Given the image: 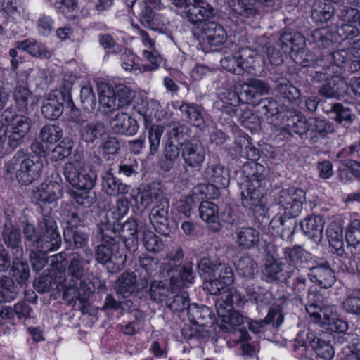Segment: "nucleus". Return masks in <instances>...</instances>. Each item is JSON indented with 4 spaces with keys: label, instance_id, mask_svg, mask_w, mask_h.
Here are the masks:
<instances>
[{
    "label": "nucleus",
    "instance_id": "nucleus-1",
    "mask_svg": "<svg viewBox=\"0 0 360 360\" xmlns=\"http://www.w3.org/2000/svg\"><path fill=\"white\" fill-rule=\"evenodd\" d=\"M93 259L94 253L90 248L73 251L68 256L66 271L58 276L63 300L72 307H75L79 301L78 307L83 314L86 313L85 304L93 292L91 283L86 279Z\"/></svg>",
    "mask_w": 360,
    "mask_h": 360
},
{
    "label": "nucleus",
    "instance_id": "nucleus-2",
    "mask_svg": "<svg viewBox=\"0 0 360 360\" xmlns=\"http://www.w3.org/2000/svg\"><path fill=\"white\" fill-rule=\"evenodd\" d=\"M244 181L240 184L243 205L254 212L263 210L262 198L266 182V169L254 161H247L241 167Z\"/></svg>",
    "mask_w": 360,
    "mask_h": 360
},
{
    "label": "nucleus",
    "instance_id": "nucleus-3",
    "mask_svg": "<svg viewBox=\"0 0 360 360\" xmlns=\"http://www.w3.org/2000/svg\"><path fill=\"white\" fill-rule=\"evenodd\" d=\"M278 256L279 259L285 260L288 264L287 270H283L282 262L273 260L266 262L262 274L268 281H281L287 283L288 279L295 275L297 266H302L311 259V255L299 245L282 248Z\"/></svg>",
    "mask_w": 360,
    "mask_h": 360
},
{
    "label": "nucleus",
    "instance_id": "nucleus-4",
    "mask_svg": "<svg viewBox=\"0 0 360 360\" xmlns=\"http://www.w3.org/2000/svg\"><path fill=\"white\" fill-rule=\"evenodd\" d=\"M44 169L42 161L37 157L27 155L21 149L5 165L6 172L15 174L18 181L23 185H29L37 181L41 176Z\"/></svg>",
    "mask_w": 360,
    "mask_h": 360
},
{
    "label": "nucleus",
    "instance_id": "nucleus-5",
    "mask_svg": "<svg viewBox=\"0 0 360 360\" xmlns=\"http://www.w3.org/2000/svg\"><path fill=\"white\" fill-rule=\"evenodd\" d=\"M184 257L181 248H178L169 256L168 262L162 264V269L169 276L170 285L177 288L182 287L186 283H193L195 273L193 262L186 259L183 262Z\"/></svg>",
    "mask_w": 360,
    "mask_h": 360
},
{
    "label": "nucleus",
    "instance_id": "nucleus-6",
    "mask_svg": "<svg viewBox=\"0 0 360 360\" xmlns=\"http://www.w3.org/2000/svg\"><path fill=\"white\" fill-rule=\"evenodd\" d=\"M305 191L297 187L280 191L275 196L276 205L280 212L288 217H298L306 201Z\"/></svg>",
    "mask_w": 360,
    "mask_h": 360
},
{
    "label": "nucleus",
    "instance_id": "nucleus-7",
    "mask_svg": "<svg viewBox=\"0 0 360 360\" xmlns=\"http://www.w3.org/2000/svg\"><path fill=\"white\" fill-rule=\"evenodd\" d=\"M217 15V10L207 0H192L185 20L192 25L193 33L206 23L214 21Z\"/></svg>",
    "mask_w": 360,
    "mask_h": 360
},
{
    "label": "nucleus",
    "instance_id": "nucleus-8",
    "mask_svg": "<svg viewBox=\"0 0 360 360\" xmlns=\"http://www.w3.org/2000/svg\"><path fill=\"white\" fill-rule=\"evenodd\" d=\"M95 258L98 263L105 265L109 271L114 273L123 268L127 255L117 245L101 243L96 248Z\"/></svg>",
    "mask_w": 360,
    "mask_h": 360
},
{
    "label": "nucleus",
    "instance_id": "nucleus-9",
    "mask_svg": "<svg viewBox=\"0 0 360 360\" xmlns=\"http://www.w3.org/2000/svg\"><path fill=\"white\" fill-rule=\"evenodd\" d=\"M67 98L60 91H52L48 94L41 105V113L44 117L55 120L63 114L65 109L73 111L75 105Z\"/></svg>",
    "mask_w": 360,
    "mask_h": 360
},
{
    "label": "nucleus",
    "instance_id": "nucleus-10",
    "mask_svg": "<svg viewBox=\"0 0 360 360\" xmlns=\"http://www.w3.org/2000/svg\"><path fill=\"white\" fill-rule=\"evenodd\" d=\"M148 283L149 280L145 276L137 283L134 272L124 271L116 281L115 289L120 297L128 298L131 296L139 297V294L148 286Z\"/></svg>",
    "mask_w": 360,
    "mask_h": 360
},
{
    "label": "nucleus",
    "instance_id": "nucleus-11",
    "mask_svg": "<svg viewBox=\"0 0 360 360\" xmlns=\"http://www.w3.org/2000/svg\"><path fill=\"white\" fill-rule=\"evenodd\" d=\"M42 229L39 251L50 252L56 251L61 245V236L58 232L56 222L53 217L46 215L40 221Z\"/></svg>",
    "mask_w": 360,
    "mask_h": 360
},
{
    "label": "nucleus",
    "instance_id": "nucleus-12",
    "mask_svg": "<svg viewBox=\"0 0 360 360\" xmlns=\"http://www.w3.org/2000/svg\"><path fill=\"white\" fill-rule=\"evenodd\" d=\"M193 34L198 39L202 40L210 47L222 46L228 37L225 28L215 20L206 23Z\"/></svg>",
    "mask_w": 360,
    "mask_h": 360
},
{
    "label": "nucleus",
    "instance_id": "nucleus-13",
    "mask_svg": "<svg viewBox=\"0 0 360 360\" xmlns=\"http://www.w3.org/2000/svg\"><path fill=\"white\" fill-rule=\"evenodd\" d=\"M181 157L185 164L191 168H199L206 155L202 143L197 139L186 141L181 144Z\"/></svg>",
    "mask_w": 360,
    "mask_h": 360
},
{
    "label": "nucleus",
    "instance_id": "nucleus-14",
    "mask_svg": "<svg viewBox=\"0 0 360 360\" xmlns=\"http://www.w3.org/2000/svg\"><path fill=\"white\" fill-rule=\"evenodd\" d=\"M307 277L311 283L323 289L331 288L336 281L335 271L328 261L318 263L309 268Z\"/></svg>",
    "mask_w": 360,
    "mask_h": 360
},
{
    "label": "nucleus",
    "instance_id": "nucleus-15",
    "mask_svg": "<svg viewBox=\"0 0 360 360\" xmlns=\"http://www.w3.org/2000/svg\"><path fill=\"white\" fill-rule=\"evenodd\" d=\"M169 202L167 198H162V202L157 203L151 210L149 219L155 231L167 236L171 232L169 222Z\"/></svg>",
    "mask_w": 360,
    "mask_h": 360
},
{
    "label": "nucleus",
    "instance_id": "nucleus-16",
    "mask_svg": "<svg viewBox=\"0 0 360 360\" xmlns=\"http://www.w3.org/2000/svg\"><path fill=\"white\" fill-rule=\"evenodd\" d=\"M1 236L5 246L11 250L12 255H23L24 250L22 245L21 231L13 224L11 220L7 219L4 224Z\"/></svg>",
    "mask_w": 360,
    "mask_h": 360
},
{
    "label": "nucleus",
    "instance_id": "nucleus-17",
    "mask_svg": "<svg viewBox=\"0 0 360 360\" xmlns=\"http://www.w3.org/2000/svg\"><path fill=\"white\" fill-rule=\"evenodd\" d=\"M238 53L243 75L245 72L255 75H262L264 70V60L255 50L245 47L240 49Z\"/></svg>",
    "mask_w": 360,
    "mask_h": 360
},
{
    "label": "nucleus",
    "instance_id": "nucleus-18",
    "mask_svg": "<svg viewBox=\"0 0 360 360\" xmlns=\"http://www.w3.org/2000/svg\"><path fill=\"white\" fill-rule=\"evenodd\" d=\"M279 43L284 51H287L288 49L291 51V56L295 61L296 56L304 58L306 54L312 53L304 49L305 38L300 32H284L280 37Z\"/></svg>",
    "mask_w": 360,
    "mask_h": 360
},
{
    "label": "nucleus",
    "instance_id": "nucleus-19",
    "mask_svg": "<svg viewBox=\"0 0 360 360\" xmlns=\"http://www.w3.org/2000/svg\"><path fill=\"white\" fill-rule=\"evenodd\" d=\"M63 195V186L56 181H45L33 191L32 200L37 204L51 203Z\"/></svg>",
    "mask_w": 360,
    "mask_h": 360
},
{
    "label": "nucleus",
    "instance_id": "nucleus-20",
    "mask_svg": "<svg viewBox=\"0 0 360 360\" xmlns=\"http://www.w3.org/2000/svg\"><path fill=\"white\" fill-rule=\"evenodd\" d=\"M325 219L321 215H309L300 221L303 233L316 244H319L323 238Z\"/></svg>",
    "mask_w": 360,
    "mask_h": 360
},
{
    "label": "nucleus",
    "instance_id": "nucleus-21",
    "mask_svg": "<svg viewBox=\"0 0 360 360\" xmlns=\"http://www.w3.org/2000/svg\"><path fill=\"white\" fill-rule=\"evenodd\" d=\"M179 110L181 112L183 119L200 129H203L205 126L204 108L194 103H182Z\"/></svg>",
    "mask_w": 360,
    "mask_h": 360
},
{
    "label": "nucleus",
    "instance_id": "nucleus-22",
    "mask_svg": "<svg viewBox=\"0 0 360 360\" xmlns=\"http://www.w3.org/2000/svg\"><path fill=\"white\" fill-rule=\"evenodd\" d=\"M141 227L135 219H128L124 222L120 229L119 236L129 252H134L138 247L139 233Z\"/></svg>",
    "mask_w": 360,
    "mask_h": 360
},
{
    "label": "nucleus",
    "instance_id": "nucleus-23",
    "mask_svg": "<svg viewBox=\"0 0 360 360\" xmlns=\"http://www.w3.org/2000/svg\"><path fill=\"white\" fill-rule=\"evenodd\" d=\"M110 125L115 133L126 136H133L139 129L136 120L125 112L117 113L111 118Z\"/></svg>",
    "mask_w": 360,
    "mask_h": 360
},
{
    "label": "nucleus",
    "instance_id": "nucleus-24",
    "mask_svg": "<svg viewBox=\"0 0 360 360\" xmlns=\"http://www.w3.org/2000/svg\"><path fill=\"white\" fill-rule=\"evenodd\" d=\"M119 227L120 225L115 220L107 219L105 217V220L97 226V239L101 243L117 245L120 240Z\"/></svg>",
    "mask_w": 360,
    "mask_h": 360
},
{
    "label": "nucleus",
    "instance_id": "nucleus-25",
    "mask_svg": "<svg viewBox=\"0 0 360 360\" xmlns=\"http://www.w3.org/2000/svg\"><path fill=\"white\" fill-rule=\"evenodd\" d=\"M198 210L200 218L207 224L210 231L217 232L221 229L219 207L214 202L209 200L202 201L198 207Z\"/></svg>",
    "mask_w": 360,
    "mask_h": 360
},
{
    "label": "nucleus",
    "instance_id": "nucleus-26",
    "mask_svg": "<svg viewBox=\"0 0 360 360\" xmlns=\"http://www.w3.org/2000/svg\"><path fill=\"white\" fill-rule=\"evenodd\" d=\"M102 187L103 191L110 196L124 195L128 193L130 190V186L117 178L112 172V169H109L103 174Z\"/></svg>",
    "mask_w": 360,
    "mask_h": 360
},
{
    "label": "nucleus",
    "instance_id": "nucleus-27",
    "mask_svg": "<svg viewBox=\"0 0 360 360\" xmlns=\"http://www.w3.org/2000/svg\"><path fill=\"white\" fill-rule=\"evenodd\" d=\"M31 122H23L20 118V122H17V125L8 127L6 128V143L7 148L11 150H15L20 146L24 141V139L30 129Z\"/></svg>",
    "mask_w": 360,
    "mask_h": 360
},
{
    "label": "nucleus",
    "instance_id": "nucleus-28",
    "mask_svg": "<svg viewBox=\"0 0 360 360\" xmlns=\"http://www.w3.org/2000/svg\"><path fill=\"white\" fill-rule=\"evenodd\" d=\"M203 176L217 188H226L230 181L228 169L221 164L209 165L204 172Z\"/></svg>",
    "mask_w": 360,
    "mask_h": 360
},
{
    "label": "nucleus",
    "instance_id": "nucleus-29",
    "mask_svg": "<svg viewBox=\"0 0 360 360\" xmlns=\"http://www.w3.org/2000/svg\"><path fill=\"white\" fill-rule=\"evenodd\" d=\"M81 139L86 143L94 144L108 135L105 124L100 121H92L84 124L80 129Z\"/></svg>",
    "mask_w": 360,
    "mask_h": 360
},
{
    "label": "nucleus",
    "instance_id": "nucleus-30",
    "mask_svg": "<svg viewBox=\"0 0 360 360\" xmlns=\"http://www.w3.org/2000/svg\"><path fill=\"white\" fill-rule=\"evenodd\" d=\"M295 63L302 67H307L309 70L323 72L329 69L338 72L337 66H332V63L326 59L323 56H315L313 53L306 54L304 58L295 57Z\"/></svg>",
    "mask_w": 360,
    "mask_h": 360
},
{
    "label": "nucleus",
    "instance_id": "nucleus-31",
    "mask_svg": "<svg viewBox=\"0 0 360 360\" xmlns=\"http://www.w3.org/2000/svg\"><path fill=\"white\" fill-rule=\"evenodd\" d=\"M235 242L243 249H251L258 246L259 232L252 227H240L235 231Z\"/></svg>",
    "mask_w": 360,
    "mask_h": 360
},
{
    "label": "nucleus",
    "instance_id": "nucleus-32",
    "mask_svg": "<svg viewBox=\"0 0 360 360\" xmlns=\"http://www.w3.org/2000/svg\"><path fill=\"white\" fill-rule=\"evenodd\" d=\"M16 48L27 52L34 57L42 59H49L53 54V50L48 49L44 44L34 39L18 41L16 44Z\"/></svg>",
    "mask_w": 360,
    "mask_h": 360
},
{
    "label": "nucleus",
    "instance_id": "nucleus-33",
    "mask_svg": "<svg viewBox=\"0 0 360 360\" xmlns=\"http://www.w3.org/2000/svg\"><path fill=\"white\" fill-rule=\"evenodd\" d=\"M283 315L280 310L271 308L264 319L251 321L248 323L249 329L255 333H259L264 330L266 326L269 324L275 328H278L283 323Z\"/></svg>",
    "mask_w": 360,
    "mask_h": 360
},
{
    "label": "nucleus",
    "instance_id": "nucleus-34",
    "mask_svg": "<svg viewBox=\"0 0 360 360\" xmlns=\"http://www.w3.org/2000/svg\"><path fill=\"white\" fill-rule=\"evenodd\" d=\"M172 289L173 288L162 281L149 280L148 286L144 290L151 301L165 304Z\"/></svg>",
    "mask_w": 360,
    "mask_h": 360
},
{
    "label": "nucleus",
    "instance_id": "nucleus-35",
    "mask_svg": "<svg viewBox=\"0 0 360 360\" xmlns=\"http://www.w3.org/2000/svg\"><path fill=\"white\" fill-rule=\"evenodd\" d=\"M243 288L245 290V302L250 301L258 307L270 303L269 293L259 285L251 281H244Z\"/></svg>",
    "mask_w": 360,
    "mask_h": 360
},
{
    "label": "nucleus",
    "instance_id": "nucleus-36",
    "mask_svg": "<svg viewBox=\"0 0 360 360\" xmlns=\"http://www.w3.org/2000/svg\"><path fill=\"white\" fill-rule=\"evenodd\" d=\"M309 138L314 143L318 142L321 139H324L335 131L333 124L326 120L311 118L309 119Z\"/></svg>",
    "mask_w": 360,
    "mask_h": 360
},
{
    "label": "nucleus",
    "instance_id": "nucleus-37",
    "mask_svg": "<svg viewBox=\"0 0 360 360\" xmlns=\"http://www.w3.org/2000/svg\"><path fill=\"white\" fill-rule=\"evenodd\" d=\"M308 39L317 47L323 49L329 48L338 42L337 34L328 27L314 30Z\"/></svg>",
    "mask_w": 360,
    "mask_h": 360
},
{
    "label": "nucleus",
    "instance_id": "nucleus-38",
    "mask_svg": "<svg viewBox=\"0 0 360 360\" xmlns=\"http://www.w3.org/2000/svg\"><path fill=\"white\" fill-rule=\"evenodd\" d=\"M235 266L239 276L245 278V281L250 282L258 274L257 262L249 255H243L235 262Z\"/></svg>",
    "mask_w": 360,
    "mask_h": 360
},
{
    "label": "nucleus",
    "instance_id": "nucleus-39",
    "mask_svg": "<svg viewBox=\"0 0 360 360\" xmlns=\"http://www.w3.org/2000/svg\"><path fill=\"white\" fill-rule=\"evenodd\" d=\"M64 240L72 245L75 251H82L88 247L89 235L79 229L65 227L63 231Z\"/></svg>",
    "mask_w": 360,
    "mask_h": 360
},
{
    "label": "nucleus",
    "instance_id": "nucleus-40",
    "mask_svg": "<svg viewBox=\"0 0 360 360\" xmlns=\"http://www.w3.org/2000/svg\"><path fill=\"white\" fill-rule=\"evenodd\" d=\"M165 196L163 190L159 183L153 182L147 185L140 193V204L141 207L146 208L151 203H160Z\"/></svg>",
    "mask_w": 360,
    "mask_h": 360
},
{
    "label": "nucleus",
    "instance_id": "nucleus-41",
    "mask_svg": "<svg viewBox=\"0 0 360 360\" xmlns=\"http://www.w3.org/2000/svg\"><path fill=\"white\" fill-rule=\"evenodd\" d=\"M165 305L173 312H182L190 308L188 294L185 291H177L174 288L171 291Z\"/></svg>",
    "mask_w": 360,
    "mask_h": 360
},
{
    "label": "nucleus",
    "instance_id": "nucleus-42",
    "mask_svg": "<svg viewBox=\"0 0 360 360\" xmlns=\"http://www.w3.org/2000/svg\"><path fill=\"white\" fill-rule=\"evenodd\" d=\"M12 267L9 269L12 278L21 286L26 285L30 278V268L27 262L23 259V255H13Z\"/></svg>",
    "mask_w": 360,
    "mask_h": 360
},
{
    "label": "nucleus",
    "instance_id": "nucleus-43",
    "mask_svg": "<svg viewBox=\"0 0 360 360\" xmlns=\"http://www.w3.org/2000/svg\"><path fill=\"white\" fill-rule=\"evenodd\" d=\"M221 260L218 257H204L196 264L198 272L203 280L216 276Z\"/></svg>",
    "mask_w": 360,
    "mask_h": 360
},
{
    "label": "nucleus",
    "instance_id": "nucleus-44",
    "mask_svg": "<svg viewBox=\"0 0 360 360\" xmlns=\"http://www.w3.org/2000/svg\"><path fill=\"white\" fill-rule=\"evenodd\" d=\"M296 217H288L283 213L276 215L270 221L269 226L273 229H277L283 236H291L294 233L296 228V221L294 219Z\"/></svg>",
    "mask_w": 360,
    "mask_h": 360
},
{
    "label": "nucleus",
    "instance_id": "nucleus-45",
    "mask_svg": "<svg viewBox=\"0 0 360 360\" xmlns=\"http://www.w3.org/2000/svg\"><path fill=\"white\" fill-rule=\"evenodd\" d=\"M326 234L330 246L338 255L344 252L342 241V228L338 222H331L326 229Z\"/></svg>",
    "mask_w": 360,
    "mask_h": 360
},
{
    "label": "nucleus",
    "instance_id": "nucleus-46",
    "mask_svg": "<svg viewBox=\"0 0 360 360\" xmlns=\"http://www.w3.org/2000/svg\"><path fill=\"white\" fill-rule=\"evenodd\" d=\"M276 89L281 97L288 103L295 101L301 96L300 90L284 77H280L276 80Z\"/></svg>",
    "mask_w": 360,
    "mask_h": 360
},
{
    "label": "nucleus",
    "instance_id": "nucleus-47",
    "mask_svg": "<svg viewBox=\"0 0 360 360\" xmlns=\"http://www.w3.org/2000/svg\"><path fill=\"white\" fill-rule=\"evenodd\" d=\"M309 120L300 115H294L288 117L285 128L289 134L299 135L302 137L307 133L309 134Z\"/></svg>",
    "mask_w": 360,
    "mask_h": 360
},
{
    "label": "nucleus",
    "instance_id": "nucleus-48",
    "mask_svg": "<svg viewBox=\"0 0 360 360\" xmlns=\"http://www.w3.org/2000/svg\"><path fill=\"white\" fill-rule=\"evenodd\" d=\"M335 14L334 7L326 2L316 1L311 9V18L316 22H324L330 20Z\"/></svg>",
    "mask_w": 360,
    "mask_h": 360
},
{
    "label": "nucleus",
    "instance_id": "nucleus-49",
    "mask_svg": "<svg viewBox=\"0 0 360 360\" xmlns=\"http://www.w3.org/2000/svg\"><path fill=\"white\" fill-rule=\"evenodd\" d=\"M18 294L16 285L12 278L8 276H0V303L14 300Z\"/></svg>",
    "mask_w": 360,
    "mask_h": 360
},
{
    "label": "nucleus",
    "instance_id": "nucleus-50",
    "mask_svg": "<svg viewBox=\"0 0 360 360\" xmlns=\"http://www.w3.org/2000/svg\"><path fill=\"white\" fill-rule=\"evenodd\" d=\"M227 3L235 13L243 17L251 18L258 12L250 0H227Z\"/></svg>",
    "mask_w": 360,
    "mask_h": 360
},
{
    "label": "nucleus",
    "instance_id": "nucleus-51",
    "mask_svg": "<svg viewBox=\"0 0 360 360\" xmlns=\"http://www.w3.org/2000/svg\"><path fill=\"white\" fill-rule=\"evenodd\" d=\"M42 229L40 227V222L38 228H36L30 223H26L22 226V233L25 243L27 245L39 250Z\"/></svg>",
    "mask_w": 360,
    "mask_h": 360
},
{
    "label": "nucleus",
    "instance_id": "nucleus-52",
    "mask_svg": "<svg viewBox=\"0 0 360 360\" xmlns=\"http://www.w3.org/2000/svg\"><path fill=\"white\" fill-rule=\"evenodd\" d=\"M342 304L346 312L356 316L360 320V288L349 290Z\"/></svg>",
    "mask_w": 360,
    "mask_h": 360
},
{
    "label": "nucleus",
    "instance_id": "nucleus-53",
    "mask_svg": "<svg viewBox=\"0 0 360 360\" xmlns=\"http://www.w3.org/2000/svg\"><path fill=\"white\" fill-rule=\"evenodd\" d=\"M97 171L95 167L83 169L80 173L76 188L78 190L91 191L95 186L97 180Z\"/></svg>",
    "mask_w": 360,
    "mask_h": 360
},
{
    "label": "nucleus",
    "instance_id": "nucleus-54",
    "mask_svg": "<svg viewBox=\"0 0 360 360\" xmlns=\"http://www.w3.org/2000/svg\"><path fill=\"white\" fill-rule=\"evenodd\" d=\"M33 285L34 289L40 292H47L52 289H60L62 284L59 283L58 276L56 275L54 278L51 275H42L34 281Z\"/></svg>",
    "mask_w": 360,
    "mask_h": 360
},
{
    "label": "nucleus",
    "instance_id": "nucleus-55",
    "mask_svg": "<svg viewBox=\"0 0 360 360\" xmlns=\"http://www.w3.org/2000/svg\"><path fill=\"white\" fill-rule=\"evenodd\" d=\"M188 314L194 325L206 326L211 320V314L208 307H198L193 304L188 310Z\"/></svg>",
    "mask_w": 360,
    "mask_h": 360
},
{
    "label": "nucleus",
    "instance_id": "nucleus-56",
    "mask_svg": "<svg viewBox=\"0 0 360 360\" xmlns=\"http://www.w3.org/2000/svg\"><path fill=\"white\" fill-rule=\"evenodd\" d=\"M356 53V48H349L334 51L330 54L332 66L338 68V75L340 74L342 67L347 66L352 57Z\"/></svg>",
    "mask_w": 360,
    "mask_h": 360
},
{
    "label": "nucleus",
    "instance_id": "nucleus-57",
    "mask_svg": "<svg viewBox=\"0 0 360 360\" xmlns=\"http://www.w3.org/2000/svg\"><path fill=\"white\" fill-rule=\"evenodd\" d=\"M63 136V130L59 126L46 124L44 126L39 133V138L46 145H53Z\"/></svg>",
    "mask_w": 360,
    "mask_h": 360
},
{
    "label": "nucleus",
    "instance_id": "nucleus-58",
    "mask_svg": "<svg viewBox=\"0 0 360 360\" xmlns=\"http://www.w3.org/2000/svg\"><path fill=\"white\" fill-rule=\"evenodd\" d=\"M307 275L306 276L297 273L295 278L292 280L291 284L289 285V287L291 289L293 295L300 301L302 300L303 296L309 290V282L307 281ZM309 289H311V288H309Z\"/></svg>",
    "mask_w": 360,
    "mask_h": 360
},
{
    "label": "nucleus",
    "instance_id": "nucleus-59",
    "mask_svg": "<svg viewBox=\"0 0 360 360\" xmlns=\"http://www.w3.org/2000/svg\"><path fill=\"white\" fill-rule=\"evenodd\" d=\"M129 211V201L127 198L121 197L116 200L115 205L106 212L107 219L115 220L118 223Z\"/></svg>",
    "mask_w": 360,
    "mask_h": 360
},
{
    "label": "nucleus",
    "instance_id": "nucleus-60",
    "mask_svg": "<svg viewBox=\"0 0 360 360\" xmlns=\"http://www.w3.org/2000/svg\"><path fill=\"white\" fill-rule=\"evenodd\" d=\"M140 21L146 28L155 30L160 24V15L155 12V9L146 5L142 11Z\"/></svg>",
    "mask_w": 360,
    "mask_h": 360
},
{
    "label": "nucleus",
    "instance_id": "nucleus-61",
    "mask_svg": "<svg viewBox=\"0 0 360 360\" xmlns=\"http://www.w3.org/2000/svg\"><path fill=\"white\" fill-rule=\"evenodd\" d=\"M221 319L219 326L227 333H231L236 327L239 326L243 321V316L237 311L234 310H232Z\"/></svg>",
    "mask_w": 360,
    "mask_h": 360
},
{
    "label": "nucleus",
    "instance_id": "nucleus-62",
    "mask_svg": "<svg viewBox=\"0 0 360 360\" xmlns=\"http://www.w3.org/2000/svg\"><path fill=\"white\" fill-rule=\"evenodd\" d=\"M31 95L32 93L27 86L22 85H18L15 86L13 96L19 111L25 112L27 110L28 103Z\"/></svg>",
    "mask_w": 360,
    "mask_h": 360
},
{
    "label": "nucleus",
    "instance_id": "nucleus-63",
    "mask_svg": "<svg viewBox=\"0 0 360 360\" xmlns=\"http://www.w3.org/2000/svg\"><path fill=\"white\" fill-rule=\"evenodd\" d=\"M70 197L79 205L85 207H91L96 202V195L88 190L70 191Z\"/></svg>",
    "mask_w": 360,
    "mask_h": 360
},
{
    "label": "nucleus",
    "instance_id": "nucleus-64",
    "mask_svg": "<svg viewBox=\"0 0 360 360\" xmlns=\"http://www.w3.org/2000/svg\"><path fill=\"white\" fill-rule=\"evenodd\" d=\"M345 239L350 246L360 244V220L354 219L346 229Z\"/></svg>",
    "mask_w": 360,
    "mask_h": 360
}]
</instances>
